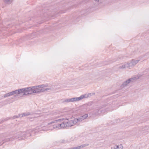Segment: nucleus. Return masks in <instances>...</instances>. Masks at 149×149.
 <instances>
[{"label": "nucleus", "mask_w": 149, "mask_h": 149, "mask_svg": "<svg viewBox=\"0 0 149 149\" xmlns=\"http://www.w3.org/2000/svg\"><path fill=\"white\" fill-rule=\"evenodd\" d=\"M85 96V98H87L91 96L92 95V93H89L88 94H85L84 95Z\"/></svg>", "instance_id": "15"}, {"label": "nucleus", "mask_w": 149, "mask_h": 149, "mask_svg": "<svg viewBox=\"0 0 149 149\" xmlns=\"http://www.w3.org/2000/svg\"><path fill=\"white\" fill-rule=\"evenodd\" d=\"M139 60H135L134 59H132L130 62L128 63L129 67H133L135 65L136 63H137L138 62H139Z\"/></svg>", "instance_id": "8"}, {"label": "nucleus", "mask_w": 149, "mask_h": 149, "mask_svg": "<svg viewBox=\"0 0 149 149\" xmlns=\"http://www.w3.org/2000/svg\"><path fill=\"white\" fill-rule=\"evenodd\" d=\"M38 86L40 88H43L48 87V85L47 84H43L40 85H39Z\"/></svg>", "instance_id": "12"}, {"label": "nucleus", "mask_w": 149, "mask_h": 149, "mask_svg": "<svg viewBox=\"0 0 149 149\" xmlns=\"http://www.w3.org/2000/svg\"><path fill=\"white\" fill-rule=\"evenodd\" d=\"M9 119H10V118H5V119H4L3 120H1V121L0 122V124L1 123H2L3 122H4L5 121H7L8 120H9Z\"/></svg>", "instance_id": "20"}, {"label": "nucleus", "mask_w": 149, "mask_h": 149, "mask_svg": "<svg viewBox=\"0 0 149 149\" xmlns=\"http://www.w3.org/2000/svg\"><path fill=\"white\" fill-rule=\"evenodd\" d=\"M4 3L6 4H10L12 2V0H3Z\"/></svg>", "instance_id": "13"}, {"label": "nucleus", "mask_w": 149, "mask_h": 149, "mask_svg": "<svg viewBox=\"0 0 149 149\" xmlns=\"http://www.w3.org/2000/svg\"><path fill=\"white\" fill-rule=\"evenodd\" d=\"M118 148H119V146L116 145H115L111 148V149H118Z\"/></svg>", "instance_id": "18"}, {"label": "nucleus", "mask_w": 149, "mask_h": 149, "mask_svg": "<svg viewBox=\"0 0 149 149\" xmlns=\"http://www.w3.org/2000/svg\"><path fill=\"white\" fill-rule=\"evenodd\" d=\"M64 12H62L61 13H64Z\"/></svg>", "instance_id": "29"}, {"label": "nucleus", "mask_w": 149, "mask_h": 149, "mask_svg": "<svg viewBox=\"0 0 149 149\" xmlns=\"http://www.w3.org/2000/svg\"><path fill=\"white\" fill-rule=\"evenodd\" d=\"M63 103H64V102L68 103L69 102H70L69 99H67L63 101Z\"/></svg>", "instance_id": "23"}, {"label": "nucleus", "mask_w": 149, "mask_h": 149, "mask_svg": "<svg viewBox=\"0 0 149 149\" xmlns=\"http://www.w3.org/2000/svg\"><path fill=\"white\" fill-rule=\"evenodd\" d=\"M92 94H93V95H94L95 94V93H92Z\"/></svg>", "instance_id": "27"}, {"label": "nucleus", "mask_w": 149, "mask_h": 149, "mask_svg": "<svg viewBox=\"0 0 149 149\" xmlns=\"http://www.w3.org/2000/svg\"><path fill=\"white\" fill-rule=\"evenodd\" d=\"M31 136L30 133L25 132H19L15 134L13 136V139H24Z\"/></svg>", "instance_id": "3"}, {"label": "nucleus", "mask_w": 149, "mask_h": 149, "mask_svg": "<svg viewBox=\"0 0 149 149\" xmlns=\"http://www.w3.org/2000/svg\"><path fill=\"white\" fill-rule=\"evenodd\" d=\"M93 1H95L96 2H98L99 1V0H92Z\"/></svg>", "instance_id": "26"}, {"label": "nucleus", "mask_w": 149, "mask_h": 149, "mask_svg": "<svg viewBox=\"0 0 149 149\" xmlns=\"http://www.w3.org/2000/svg\"><path fill=\"white\" fill-rule=\"evenodd\" d=\"M88 116V114H86L80 116L78 118H76L72 120L63 121L62 123L59 122L61 121H62L63 119L55 120L48 123V126L50 125H52L50 126H49V128L46 129L47 127H45L43 128L42 130H44L45 128V130H52L56 128H67V127H71L74 125L78 122L82 121L83 120L87 118Z\"/></svg>", "instance_id": "1"}, {"label": "nucleus", "mask_w": 149, "mask_h": 149, "mask_svg": "<svg viewBox=\"0 0 149 149\" xmlns=\"http://www.w3.org/2000/svg\"><path fill=\"white\" fill-rule=\"evenodd\" d=\"M20 114H19V116H15L13 117V119H15L16 118H18L19 117H20Z\"/></svg>", "instance_id": "24"}, {"label": "nucleus", "mask_w": 149, "mask_h": 149, "mask_svg": "<svg viewBox=\"0 0 149 149\" xmlns=\"http://www.w3.org/2000/svg\"><path fill=\"white\" fill-rule=\"evenodd\" d=\"M70 102L75 101V97L69 99Z\"/></svg>", "instance_id": "21"}, {"label": "nucleus", "mask_w": 149, "mask_h": 149, "mask_svg": "<svg viewBox=\"0 0 149 149\" xmlns=\"http://www.w3.org/2000/svg\"><path fill=\"white\" fill-rule=\"evenodd\" d=\"M31 114V113L29 112H26L21 114L20 115V116H21V117H23L24 116H29Z\"/></svg>", "instance_id": "11"}, {"label": "nucleus", "mask_w": 149, "mask_h": 149, "mask_svg": "<svg viewBox=\"0 0 149 149\" xmlns=\"http://www.w3.org/2000/svg\"><path fill=\"white\" fill-rule=\"evenodd\" d=\"M103 107H102V106L100 107L99 108L96 110V111L95 112V113H96V114H100L101 113H104L105 111H107L106 109H104V110L103 109H102Z\"/></svg>", "instance_id": "7"}, {"label": "nucleus", "mask_w": 149, "mask_h": 149, "mask_svg": "<svg viewBox=\"0 0 149 149\" xmlns=\"http://www.w3.org/2000/svg\"><path fill=\"white\" fill-rule=\"evenodd\" d=\"M136 79V77H134L128 79L127 80L124 82L121 85V88H123L126 86L130 83L133 82V80Z\"/></svg>", "instance_id": "6"}, {"label": "nucleus", "mask_w": 149, "mask_h": 149, "mask_svg": "<svg viewBox=\"0 0 149 149\" xmlns=\"http://www.w3.org/2000/svg\"><path fill=\"white\" fill-rule=\"evenodd\" d=\"M54 86H51L50 88H40L38 85L35 86L26 88V94L30 95L35 93H39L50 90L51 91L54 90Z\"/></svg>", "instance_id": "2"}, {"label": "nucleus", "mask_w": 149, "mask_h": 149, "mask_svg": "<svg viewBox=\"0 0 149 149\" xmlns=\"http://www.w3.org/2000/svg\"><path fill=\"white\" fill-rule=\"evenodd\" d=\"M15 91L16 94H21L22 95H27L26 88L16 90Z\"/></svg>", "instance_id": "4"}, {"label": "nucleus", "mask_w": 149, "mask_h": 149, "mask_svg": "<svg viewBox=\"0 0 149 149\" xmlns=\"http://www.w3.org/2000/svg\"><path fill=\"white\" fill-rule=\"evenodd\" d=\"M11 92V93L12 95L16 94V93H15V91H13L12 92Z\"/></svg>", "instance_id": "25"}, {"label": "nucleus", "mask_w": 149, "mask_h": 149, "mask_svg": "<svg viewBox=\"0 0 149 149\" xmlns=\"http://www.w3.org/2000/svg\"><path fill=\"white\" fill-rule=\"evenodd\" d=\"M8 134L7 133H4L1 134H0V141L2 140L4 141L3 143L1 142L0 144L2 145L4 142L9 141L10 140V139H5L6 137L8 136Z\"/></svg>", "instance_id": "5"}, {"label": "nucleus", "mask_w": 149, "mask_h": 149, "mask_svg": "<svg viewBox=\"0 0 149 149\" xmlns=\"http://www.w3.org/2000/svg\"><path fill=\"white\" fill-rule=\"evenodd\" d=\"M67 142V141H66L65 140L63 139H61L58 142L59 143H65Z\"/></svg>", "instance_id": "17"}, {"label": "nucleus", "mask_w": 149, "mask_h": 149, "mask_svg": "<svg viewBox=\"0 0 149 149\" xmlns=\"http://www.w3.org/2000/svg\"><path fill=\"white\" fill-rule=\"evenodd\" d=\"M85 13H86V12L85 11V10H82L80 12V13L79 14V15H80H80H84V14H85Z\"/></svg>", "instance_id": "16"}, {"label": "nucleus", "mask_w": 149, "mask_h": 149, "mask_svg": "<svg viewBox=\"0 0 149 149\" xmlns=\"http://www.w3.org/2000/svg\"><path fill=\"white\" fill-rule=\"evenodd\" d=\"M125 68V65H123L119 67V69H123Z\"/></svg>", "instance_id": "22"}, {"label": "nucleus", "mask_w": 149, "mask_h": 149, "mask_svg": "<svg viewBox=\"0 0 149 149\" xmlns=\"http://www.w3.org/2000/svg\"><path fill=\"white\" fill-rule=\"evenodd\" d=\"M11 95H12L11 94V92H10L9 93H7L6 94H5L4 95V97H8L10 96H11Z\"/></svg>", "instance_id": "14"}, {"label": "nucleus", "mask_w": 149, "mask_h": 149, "mask_svg": "<svg viewBox=\"0 0 149 149\" xmlns=\"http://www.w3.org/2000/svg\"><path fill=\"white\" fill-rule=\"evenodd\" d=\"M89 145V144L86 143V144H84L81 145L80 146H81V148H82L85 147L87 146H88Z\"/></svg>", "instance_id": "19"}, {"label": "nucleus", "mask_w": 149, "mask_h": 149, "mask_svg": "<svg viewBox=\"0 0 149 149\" xmlns=\"http://www.w3.org/2000/svg\"><path fill=\"white\" fill-rule=\"evenodd\" d=\"M14 96H15V97H16V95H14Z\"/></svg>", "instance_id": "28"}, {"label": "nucleus", "mask_w": 149, "mask_h": 149, "mask_svg": "<svg viewBox=\"0 0 149 149\" xmlns=\"http://www.w3.org/2000/svg\"><path fill=\"white\" fill-rule=\"evenodd\" d=\"M85 98L84 95H81L80 97H75V101H78L81 99Z\"/></svg>", "instance_id": "10"}, {"label": "nucleus", "mask_w": 149, "mask_h": 149, "mask_svg": "<svg viewBox=\"0 0 149 149\" xmlns=\"http://www.w3.org/2000/svg\"><path fill=\"white\" fill-rule=\"evenodd\" d=\"M44 9H43L42 10V12L43 13V15H41L40 16V17H47L48 16H50V15L49 14V13H48V12H45L44 13Z\"/></svg>", "instance_id": "9"}]
</instances>
